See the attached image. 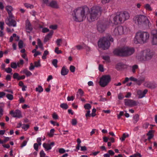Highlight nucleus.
I'll return each instance as SVG.
<instances>
[{
    "label": "nucleus",
    "instance_id": "64",
    "mask_svg": "<svg viewBox=\"0 0 157 157\" xmlns=\"http://www.w3.org/2000/svg\"><path fill=\"white\" fill-rule=\"evenodd\" d=\"M59 151L60 153L63 154L66 151L64 149L61 148L59 149Z\"/></svg>",
    "mask_w": 157,
    "mask_h": 157
},
{
    "label": "nucleus",
    "instance_id": "59",
    "mask_svg": "<svg viewBox=\"0 0 157 157\" xmlns=\"http://www.w3.org/2000/svg\"><path fill=\"white\" fill-rule=\"evenodd\" d=\"M75 67L73 66H71L70 67V69L71 71L72 72H74L75 71Z\"/></svg>",
    "mask_w": 157,
    "mask_h": 157
},
{
    "label": "nucleus",
    "instance_id": "45",
    "mask_svg": "<svg viewBox=\"0 0 157 157\" xmlns=\"http://www.w3.org/2000/svg\"><path fill=\"white\" fill-rule=\"evenodd\" d=\"M54 131L55 129L54 128L51 129L50 130V133L48 134L49 136L50 137H52L53 135Z\"/></svg>",
    "mask_w": 157,
    "mask_h": 157
},
{
    "label": "nucleus",
    "instance_id": "8",
    "mask_svg": "<svg viewBox=\"0 0 157 157\" xmlns=\"http://www.w3.org/2000/svg\"><path fill=\"white\" fill-rule=\"evenodd\" d=\"M130 17L127 11H124L117 13L113 17V23L117 24L119 22H124L128 19Z\"/></svg>",
    "mask_w": 157,
    "mask_h": 157
},
{
    "label": "nucleus",
    "instance_id": "2",
    "mask_svg": "<svg viewBox=\"0 0 157 157\" xmlns=\"http://www.w3.org/2000/svg\"><path fill=\"white\" fill-rule=\"evenodd\" d=\"M134 52L135 49L133 48L124 47L115 49L113 53L117 56L127 57L131 55Z\"/></svg>",
    "mask_w": 157,
    "mask_h": 157
},
{
    "label": "nucleus",
    "instance_id": "4",
    "mask_svg": "<svg viewBox=\"0 0 157 157\" xmlns=\"http://www.w3.org/2000/svg\"><path fill=\"white\" fill-rule=\"evenodd\" d=\"M88 8H79L75 10L73 13V18L76 21L81 22L85 18V13Z\"/></svg>",
    "mask_w": 157,
    "mask_h": 157
},
{
    "label": "nucleus",
    "instance_id": "54",
    "mask_svg": "<svg viewBox=\"0 0 157 157\" xmlns=\"http://www.w3.org/2000/svg\"><path fill=\"white\" fill-rule=\"evenodd\" d=\"M84 49H85L87 52H89L90 51V47L87 46L84 44Z\"/></svg>",
    "mask_w": 157,
    "mask_h": 157
},
{
    "label": "nucleus",
    "instance_id": "60",
    "mask_svg": "<svg viewBox=\"0 0 157 157\" xmlns=\"http://www.w3.org/2000/svg\"><path fill=\"white\" fill-rule=\"evenodd\" d=\"M35 66H33L32 63H31L30 64V66L29 67V70L32 71L34 69Z\"/></svg>",
    "mask_w": 157,
    "mask_h": 157
},
{
    "label": "nucleus",
    "instance_id": "46",
    "mask_svg": "<svg viewBox=\"0 0 157 157\" xmlns=\"http://www.w3.org/2000/svg\"><path fill=\"white\" fill-rule=\"evenodd\" d=\"M18 47L19 48H22L23 47V42L21 40L19 41L18 43Z\"/></svg>",
    "mask_w": 157,
    "mask_h": 157
},
{
    "label": "nucleus",
    "instance_id": "22",
    "mask_svg": "<svg viewBox=\"0 0 157 157\" xmlns=\"http://www.w3.org/2000/svg\"><path fill=\"white\" fill-rule=\"evenodd\" d=\"M154 132V131L153 130H150L148 132L147 134V135L148 136V140H150L154 136L153 133Z\"/></svg>",
    "mask_w": 157,
    "mask_h": 157
},
{
    "label": "nucleus",
    "instance_id": "31",
    "mask_svg": "<svg viewBox=\"0 0 157 157\" xmlns=\"http://www.w3.org/2000/svg\"><path fill=\"white\" fill-rule=\"evenodd\" d=\"M60 107L63 109H66L68 108V106L66 103H62L60 104Z\"/></svg>",
    "mask_w": 157,
    "mask_h": 157
},
{
    "label": "nucleus",
    "instance_id": "39",
    "mask_svg": "<svg viewBox=\"0 0 157 157\" xmlns=\"http://www.w3.org/2000/svg\"><path fill=\"white\" fill-rule=\"evenodd\" d=\"M6 98L9 100H12L13 98V96L12 94H8L6 95Z\"/></svg>",
    "mask_w": 157,
    "mask_h": 157
},
{
    "label": "nucleus",
    "instance_id": "48",
    "mask_svg": "<svg viewBox=\"0 0 157 157\" xmlns=\"http://www.w3.org/2000/svg\"><path fill=\"white\" fill-rule=\"evenodd\" d=\"M24 6L27 8H32L33 7V5H30V4L27 3H25Z\"/></svg>",
    "mask_w": 157,
    "mask_h": 157
},
{
    "label": "nucleus",
    "instance_id": "49",
    "mask_svg": "<svg viewBox=\"0 0 157 157\" xmlns=\"http://www.w3.org/2000/svg\"><path fill=\"white\" fill-rule=\"evenodd\" d=\"M34 66L36 67H38L41 66L40 60H39L38 62H34Z\"/></svg>",
    "mask_w": 157,
    "mask_h": 157
},
{
    "label": "nucleus",
    "instance_id": "63",
    "mask_svg": "<svg viewBox=\"0 0 157 157\" xmlns=\"http://www.w3.org/2000/svg\"><path fill=\"white\" fill-rule=\"evenodd\" d=\"M40 157H44L45 156V154L43 150H42L40 152Z\"/></svg>",
    "mask_w": 157,
    "mask_h": 157
},
{
    "label": "nucleus",
    "instance_id": "11",
    "mask_svg": "<svg viewBox=\"0 0 157 157\" xmlns=\"http://www.w3.org/2000/svg\"><path fill=\"white\" fill-rule=\"evenodd\" d=\"M14 19V17L13 15L9 16V17L6 19L5 22L9 26L16 27L17 22Z\"/></svg>",
    "mask_w": 157,
    "mask_h": 157
},
{
    "label": "nucleus",
    "instance_id": "55",
    "mask_svg": "<svg viewBox=\"0 0 157 157\" xmlns=\"http://www.w3.org/2000/svg\"><path fill=\"white\" fill-rule=\"evenodd\" d=\"M39 145L36 143H35L34 144L33 147L34 149L36 151L38 150V146Z\"/></svg>",
    "mask_w": 157,
    "mask_h": 157
},
{
    "label": "nucleus",
    "instance_id": "34",
    "mask_svg": "<svg viewBox=\"0 0 157 157\" xmlns=\"http://www.w3.org/2000/svg\"><path fill=\"white\" fill-rule=\"evenodd\" d=\"M36 91L40 93L43 91V89L41 86H39L38 87L36 88Z\"/></svg>",
    "mask_w": 157,
    "mask_h": 157
},
{
    "label": "nucleus",
    "instance_id": "16",
    "mask_svg": "<svg viewBox=\"0 0 157 157\" xmlns=\"http://www.w3.org/2000/svg\"><path fill=\"white\" fill-rule=\"evenodd\" d=\"M48 6L55 9H58L59 8V6L57 2L54 0L48 3Z\"/></svg>",
    "mask_w": 157,
    "mask_h": 157
},
{
    "label": "nucleus",
    "instance_id": "32",
    "mask_svg": "<svg viewBox=\"0 0 157 157\" xmlns=\"http://www.w3.org/2000/svg\"><path fill=\"white\" fill-rule=\"evenodd\" d=\"M138 68V66L137 65H134L132 67V71L134 73L136 72V70Z\"/></svg>",
    "mask_w": 157,
    "mask_h": 157
},
{
    "label": "nucleus",
    "instance_id": "6",
    "mask_svg": "<svg viewBox=\"0 0 157 157\" xmlns=\"http://www.w3.org/2000/svg\"><path fill=\"white\" fill-rule=\"evenodd\" d=\"M153 55V53L149 50H146L139 53L136 57L140 61H145L151 59L152 58Z\"/></svg>",
    "mask_w": 157,
    "mask_h": 157
},
{
    "label": "nucleus",
    "instance_id": "36",
    "mask_svg": "<svg viewBox=\"0 0 157 157\" xmlns=\"http://www.w3.org/2000/svg\"><path fill=\"white\" fill-rule=\"evenodd\" d=\"M37 44L39 47L42 49H43V45L41 43V42L40 39H38L37 40Z\"/></svg>",
    "mask_w": 157,
    "mask_h": 157
},
{
    "label": "nucleus",
    "instance_id": "21",
    "mask_svg": "<svg viewBox=\"0 0 157 157\" xmlns=\"http://www.w3.org/2000/svg\"><path fill=\"white\" fill-rule=\"evenodd\" d=\"M68 70L65 67H63L61 69V73L62 75H65L68 73Z\"/></svg>",
    "mask_w": 157,
    "mask_h": 157
},
{
    "label": "nucleus",
    "instance_id": "28",
    "mask_svg": "<svg viewBox=\"0 0 157 157\" xmlns=\"http://www.w3.org/2000/svg\"><path fill=\"white\" fill-rule=\"evenodd\" d=\"M139 116L138 114L135 115L133 117V122L135 124L139 120Z\"/></svg>",
    "mask_w": 157,
    "mask_h": 157
},
{
    "label": "nucleus",
    "instance_id": "20",
    "mask_svg": "<svg viewBox=\"0 0 157 157\" xmlns=\"http://www.w3.org/2000/svg\"><path fill=\"white\" fill-rule=\"evenodd\" d=\"M53 33V31L51 30L50 31V32L45 36L44 40V42H47L52 37Z\"/></svg>",
    "mask_w": 157,
    "mask_h": 157
},
{
    "label": "nucleus",
    "instance_id": "14",
    "mask_svg": "<svg viewBox=\"0 0 157 157\" xmlns=\"http://www.w3.org/2000/svg\"><path fill=\"white\" fill-rule=\"evenodd\" d=\"M125 105L130 107H132L137 105L136 101L130 99H125L124 100Z\"/></svg>",
    "mask_w": 157,
    "mask_h": 157
},
{
    "label": "nucleus",
    "instance_id": "42",
    "mask_svg": "<svg viewBox=\"0 0 157 157\" xmlns=\"http://www.w3.org/2000/svg\"><path fill=\"white\" fill-rule=\"evenodd\" d=\"M58 61L57 59H54L52 61V63L54 66L56 67H57V63Z\"/></svg>",
    "mask_w": 157,
    "mask_h": 157
},
{
    "label": "nucleus",
    "instance_id": "13",
    "mask_svg": "<svg viewBox=\"0 0 157 157\" xmlns=\"http://www.w3.org/2000/svg\"><path fill=\"white\" fill-rule=\"evenodd\" d=\"M124 33V28L121 26H118L115 28L113 32V35L116 36L121 35Z\"/></svg>",
    "mask_w": 157,
    "mask_h": 157
},
{
    "label": "nucleus",
    "instance_id": "29",
    "mask_svg": "<svg viewBox=\"0 0 157 157\" xmlns=\"http://www.w3.org/2000/svg\"><path fill=\"white\" fill-rule=\"evenodd\" d=\"M84 94V92L81 89H79L78 90L77 96L78 98V97L79 95L80 96V97L83 96Z\"/></svg>",
    "mask_w": 157,
    "mask_h": 157
},
{
    "label": "nucleus",
    "instance_id": "57",
    "mask_svg": "<svg viewBox=\"0 0 157 157\" xmlns=\"http://www.w3.org/2000/svg\"><path fill=\"white\" fill-rule=\"evenodd\" d=\"M71 124L73 125H75L77 124V121L76 119H74L72 120Z\"/></svg>",
    "mask_w": 157,
    "mask_h": 157
},
{
    "label": "nucleus",
    "instance_id": "23",
    "mask_svg": "<svg viewBox=\"0 0 157 157\" xmlns=\"http://www.w3.org/2000/svg\"><path fill=\"white\" fill-rule=\"evenodd\" d=\"M6 10L8 12L9 16L12 15L11 11L13 10L12 7L10 6H8L6 7Z\"/></svg>",
    "mask_w": 157,
    "mask_h": 157
},
{
    "label": "nucleus",
    "instance_id": "52",
    "mask_svg": "<svg viewBox=\"0 0 157 157\" xmlns=\"http://www.w3.org/2000/svg\"><path fill=\"white\" fill-rule=\"evenodd\" d=\"M55 52L57 54L61 53L62 52V51L61 50H59V48L58 47H56L55 48Z\"/></svg>",
    "mask_w": 157,
    "mask_h": 157
},
{
    "label": "nucleus",
    "instance_id": "7",
    "mask_svg": "<svg viewBox=\"0 0 157 157\" xmlns=\"http://www.w3.org/2000/svg\"><path fill=\"white\" fill-rule=\"evenodd\" d=\"M109 40L113 42V38L110 36H105L100 39L98 42V47L104 50L108 49L110 46Z\"/></svg>",
    "mask_w": 157,
    "mask_h": 157
},
{
    "label": "nucleus",
    "instance_id": "43",
    "mask_svg": "<svg viewBox=\"0 0 157 157\" xmlns=\"http://www.w3.org/2000/svg\"><path fill=\"white\" fill-rule=\"evenodd\" d=\"M75 47L78 50H80L84 49V44L81 45H78L75 46Z\"/></svg>",
    "mask_w": 157,
    "mask_h": 157
},
{
    "label": "nucleus",
    "instance_id": "40",
    "mask_svg": "<svg viewBox=\"0 0 157 157\" xmlns=\"http://www.w3.org/2000/svg\"><path fill=\"white\" fill-rule=\"evenodd\" d=\"M13 77L14 79H17V80H19V79L18 78H19L20 76L17 73H14L13 75Z\"/></svg>",
    "mask_w": 157,
    "mask_h": 157
},
{
    "label": "nucleus",
    "instance_id": "1",
    "mask_svg": "<svg viewBox=\"0 0 157 157\" xmlns=\"http://www.w3.org/2000/svg\"><path fill=\"white\" fill-rule=\"evenodd\" d=\"M102 10L101 7L98 6L93 7L86 15L88 21L91 22L97 20L101 15Z\"/></svg>",
    "mask_w": 157,
    "mask_h": 157
},
{
    "label": "nucleus",
    "instance_id": "10",
    "mask_svg": "<svg viewBox=\"0 0 157 157\" xmlns=\"http://www.w3.org/2000/svg\"><path fill=\"white\" fill-rule=\"evenodd\" d=\"M110 79L111 78L109 75H103L100 78L99 84L101 87H104L108 85Z\"/></svg>",
    "mask_w": 157,
    "mask_h": 157
},
{
    "label": "nucleus",
    "instance_id": "38",
    "mask_svg": "<svg viewBox=\"0 0 157 157\" xmlns=\"http://www.w3.org/2000/svg\"><path fill=\"white\" fill-rule=\"evenodd\" d=\"M91 105L89 104H86L84 105V108L86 109H90L91 108Z\"/></svg>",
    "mask_w": 157,
    "mask_h": 157
},
{
    "label": "nucleus",
    "instance_id": "50",
    "mask_svg": "<svg viewBox=\"0 0 157 157\" xmlns=\"http://www.w3.org/2000/svg\"><path fill=\"white\" fill-rule=\"evenodd\" d=\"M96 111V110L95 108H93L92 110V113L91 114V116L92 117H94L96 115L95 112Z\"/></svg>",
    "mask_w": 157,
    "mask_h": 157
},
{
    "label": "nucleus",
    "instance_id": "3",
    "mask_svg": "<svg viewBox=\"0 0 157 157\" xmlns=\"http://www.w3.org/2000/svg\"><path fill=\"white\" fill-rule=\"evenodd\" d=\"M150 38V34L147 32L140 31L137 32L134 38L136 44L145 43L147 42Z\"/></svg>",
    "mask_w": 157,
    "mask_h": 157
},
{
    "label": "nucleus",
    "instance_id": "27",
    "mask_svg": "<svg viewBox=\"0 0 157 157\" xmlns=\"http://www.w3.org/2000/svg\"><path fill=\"white\" fill-rule=\"evenodd\" d=\"M15 37L17 38V39H16V41H17L19 40V37L18 36H17L16 34L14 33L13 34L12 36H11L10 38V42H12L13 40V38Z\"/></svg>",
    "mask_w": 157,
    "mask_h": 157
},
{
    "label": "nucleus",
    "instance_id": "19",
    "mask_svg": "<svg viewBox=\"0 0 157 157\" xmlns=\"http://www.w3.org/2000/svg\"><path fill=\"white\" fill-rule=\"evenodd\" d=\"M125 65L122 63H118L116 66V68L117 70H121L125 68Z\"/></svg>",
    "mask_w": 157,
    "mask_h": 157
},
{
    "label": "nucleus",
    "instance_id": "24",
    "mask_svg": "<svg viewBox=\"0 0 157 157\" xmlns=\"http://www.w3.org/2000/svg\"><path fill=\"white\" fill-rule=\"evenodd\" d=\"M21 73L25 74L26 75L27 77H29L32 75V73L27 69H25L21 71Z\"/></svg>",
    "mask_w": 157,
    "mask_h": 157
},
{
    "label": "nucleus",
    "instance_id": "12",
    "mask_svg": "<svg viewBox=\"0 0 157 157\" xmlns=\"http://www.w3.org/2000/svg\"><path fill=\"white\" fill-rule=\"evenodd\" d=\"M151 34L152 37L151 43L152 45H157V29L152 30Z\"/></svg>",
    "mask_w": 157,
    "mask_h": 157
},
{
    "label": "nucleus",
    "instance_id": "58",
    "mask_svg": "<svg viewBox=\"0 0 157 157\" xmlns=\"http://www.w3.org/2000/svg\"><path fill=\"white\" fill-rule=\"evenodd\" d=\"M57 26L56 25H50L49 26V28L51 29H57Z\"/></svg>",
    "mask_w": 157,
    "mask_h": 157
},
{
    "label": "nucleus",
    "instance_id": "35",
    "mask_svg": "<svg viewBox=\"0 0 157 157\" xmlns=\"http://www.w3.org/2000/svg\"><path fill=\"white\" fill-rule=\"evenodd\" d=\"M141 157L142 155L140 153L138 152H136L134 154L130 155L129 157Z\"/></svg>",
    "mask_w": 157,
    "mask_h": 157
},
{
    "label": "nucleus",
    "instance_id": "25",
    "mask_svg": "<svg viewBox=\"0 0 157 157\" xmlns=\"http://www.w3.org/2000/svg\"><path fill=\"white\" fill-rule=\"evenodd\" d=\"M145 85L147 87L151 88H154L156 87V85L155 84L152 83L150 82H147L145 83Z\"/></svg>",
    "mask_w": 157,
    "mask_h": 157
},
{
    "label": "nucleus",
    "instance_id": "44",
    "mask_svg": "<svg viewBox=\"0 0 157 157\" xmlns=\"http://www.w3.org/2000/svg\"><path fill=\"white\" fill-rule=\"evenodd\" d=\"M22 128L25 130H27L29 127V125L28 124H23L22 126Z\"/></svg>",
    "mask_w": 157,
    "mask_h": 157
},
{
    "label": "nucleus",
    "instance_id": "18",
    "mask_svg": "<svg viewBox=\"0 0 157 157\" xmlns=\"http://www.w3.org/2000/svg\"><path fill=\"white\" fill-rule=\"evenodd\" d=\"M147 92V90L145 89L143 91L141 90H139L137 91V94L139 95L138 98H141L144 97L145 94Z\"/></svg>",
    "mask_w": 157,
    "mask_h": 157
},
{
    "label": "nucleus",
    "instance_id": "56",
    "mask_svg": "<svg viewBox=\"0 0 157 157\" xmlns=\"http://www.w3.org/2000/svg\"><path fill=\"white\" fill-rule=\"evenodd\" d=\"M36 141L37 143H38L37 144H38L39 146H40L41 144V139L40 138H37L36 140Z\"/></svg>",
    "mask_w": 157,
    "mask_h": 157
},
{
    "label": "nucleus",
    "instance_id": "30",
    "mask_svg": "<svg viewBox=\"0 0 157 157\" xmlns=\"http://www.w3.org/2000/svg\"><path fill=\"white\" fill-rule=\"evenodd\" d=\"M102 58L105 60L107 63H109L110 62V58L108 56H102Z\"/></svg>",
    "mask_w": 157,
    "mask_h": 157
},
{
    "label": "nucleus",
    "instance_id": "62",
    "mask_svg": "<svg viewBox=\"0 0 157 157\" xmlns=\"http://www.w3.org/2000/svg\"><path fill=\"white\" fill-rule=\"evenodd\" d=\"M108 153L110 155V156H113L114 155L115 153L112 150H109L108 151Z\"/></svg>",
    "mask_w": 157,
    "mask_h": 157
},
{
    "label": "nucleus",
    "instance_id": "41",
    "mask_svg": "<svg viewBox=\"0 0 157 157\" xmlns=\"http://www.w3.org/2000/svg\"><path fill=\"white\" fill-rule=\"evenodd\" d=\"M144 78L140 79L139 80H138L137 79V81L136 82V83L137 84L139 85H140L144 81Z\"/></svg>",
    "mask_w": 157,
    "mask_h": 157
},
{
    "label": "nucleus",
    "instance_id": "15",
    "mask_svg": "<svg viewBox=\"0 0 157 157\" xmlns=\"http://www.w3.org/2000/svg\"><path fill=\"white\" fill-rule=\"evenodd\" d=\"M10 113L11 116L14 117L20 118L22 117L21 111L18 109H17L14 111L13 110L10 111Z\"/></svg>",
    "mask_w": 157,
    "mask_h": 157
},
{
    "label": "nucleus",
    "instance_id": "5",
    "mask_svg": "<svg viewBox=\"0 0 157 157\" xmlns=\"http://www.w3.org/2000/svg\"><path fill=\"white\" fill-rule=\"evenodd\" d=\"M133 21L135 23L138 25L142 26H148L150 27L151 23L147 17L143 15H136L133 18Z\"/></svg>",
    "mask_w": 157,
    "mask_h": 157
},
{
    "label": "nucleus",
    "instance_id": "17",
    "mask_svg": "<svg viewBox=\"0 0 157 157\" xmlns=\"http://www.w3.org/2000/svg\"><path fill=\"white\" fill-rule=\"evenodd\" d=\"M25 23L26 31L28 33H30L33 29L32 26L28 20H26Z\"/></svg>",
    "mask_w": 157,
    "mask_h": 157
},
{
    "label": "nucleus",
    "instance_id": "37",
    "mask_svg": "<svg viewBox=\"0 0 157 157\" xmlns=\"http://www.w3.org/2000/svg\"><path fill=\"white\" fill-rule=\"evenodd\" d=\"M18 66L16 63L12 62L11 63V67L14 69H16L17 68V66Z\"/></svg>",
    "mask_w": 157,
    "mask_h": 157
},
{
    "label": "nucleus",
    "instance_id": "51",
    "mask_svg": "<svg viewBox=\"0 0 157 157\" xmlns=\"http://www.w3.org/2000/svg\"><path fill=\"white\" fill-rule=\"evenodd\" d=\"M128 136V135L126 134L125 133L123 134L122 136L120 138V139L122 141H123L125 140V139Z\"/></svg>",
    "mask_w": 157,
    "mask_h": 157
},
{
    "label": "nucleus",
    "instance_id": "26",
    "mask_svg": "<svg viewBox=\"0 0 157 157\" xmlns=\"http://www.w3.org/2000/svg\"><path fill=\"white\" fill-rule=\"evenodd\" d=\"M43 146L46 151H48L52 149V147L50 146L49 144L44 143L43 144Z\"/></svg>",
    "mask_w": 157,
    "mask_h": 157
},
{
    "label": "nucleus",
    "instance_id": "9",
    "mask_svg": "<svg viewBox=\"0 0 157 157\" xmlns=\"http://www.w3.org/2000/svg\"><path fill=\"white\" fill-rule=\"evenodd\" d=\"M107 22L105 21H98L97 26L98 31L100 33L104 32L107 27Z\"/></svg>",
    "mask_w": 157,
    "mask_h": 157
},
{
    "label": "nucleus",
    "instance_id": "53",
    "mask_svg": "<svg viewBox=\"0 0 157 157\" xmlns=\"http://www.w3.org/2000/svg\"><path fill=\"white\" fill-rule=\"evenodd\" d=\"M5 71L7 73H10L12 71V69L10 67H8L5 69Z\"/></svg>",
    "mask_w": 157,
    "mask_h": 157
},
{
    "label": "nucleus",
    "instance_id": "47",
    "mask_svg": "<svg viewBox=\"0 0 157 157\" xmlns=\"http://www.w3.org/2000/svg\"><path fill=\"white\" fill-rule=\"evenodd\" d=\"M145 8L148 10L151 11L152 10V9L151 8V7L150 6V5H149L148 4H146L145 5Z\"/></svg>",
    "mask_w": 157,
    "mask_h": 157
},
{
    "label": "nucleus",
    "instance_id": "61",
    "mask_svg": "<svg viewBox=\"0 0 157 157\" xmlns=\"http://www.w3.org/2000/svg\"><path fill=\"white\" fill-rule=\"evenodd\" d=\"M52 117L54 119H58V116L56 113H54L53 114Z\"/></svg>",
    "mask_w": 157,
    "mask_h": 157
},
{
    "label": "nucleus",
    "instance_id": "33",
    "mask_svg": "<svg viewBox=\"0 0 157 157\" xmlns=\"http://www.w3.org/2000/svg\"><path fill=\"white\" fill-rule=\"evenodd\" d=\"M49 53L48 51L47 50H45L44 51V53L43 54V56H42V59H45L46 58V56L48 55Z\"/></svg>",
    "mask_w": 157,
    "mask_h": 157
}]
</instances>
